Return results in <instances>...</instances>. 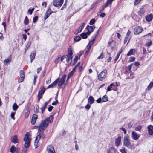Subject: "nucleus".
I'll list each match as a JSON object with an SVG mask.
<instances>
[{"label": "nucleus", "instance_id": "f257e3e1", "mask_svg": "<svg viewBox=\"0 0 153 153\" xmlns=\"http://www.w3.org/2000/svg\"><path fill=\"white\" fill-rule=\"evenodd\" d=\"M53 115H51L48 117L47 118L44 120L42 121L38 126V131L43 132L48 126L49 123H51L53 121Z\"/></svg>", "mask_w": 153, "mask_h": 153}, {"label": "nucleus", "instance_id": "f03ea898", "mask_svg": "<svg viewBox=\"0 0 153 153\" xmlns=\"http://www.w3.org/2000/svg\"><path fill=\"white\" fill-rule=\"evenodd\" d=\"M107 71L106 69H104L98 75V79L100 81L103 80L106 77Z\"/></svg>", "mask_w": 153, "mask_h": 153}, {"label": "nucleus", "instance_id": "7ed1b4c3", "mask_svg": "<svg viewBox=\"0 0 153 153\" xmlns=\"http://www.w3.org/2000/svg\"><path fill=\"white\" fill-rule=\"evenodd\" d=\"M30 132H27L25 134L24 139V140L25 142V143H30L31 140L30 138Z\"/></svg>", "mask_w": 153, "mask_h": 153}, {"label": "nucleus", "instance_id": "20e7f679", "mask_svg": "<svg viewBox=\"0 0 153 153\" xmlns=\"http://www.w3.org/2000/svg\"><path fill=\"white\" fill-rule=\"evenodd\" d=\"M20 78L18 79V81L19 83L23 82L24 80L25 77V73L22 70H21L19 71Z\"/></svg>", "mask_w": 153, "mask_h": 153}, {"label": "nucleus", "instance_id": "39448f33", "mask_svg": "<svg viewBox=\"0 0 153 153\" xmlns=\"http://www.w3.org/2000/svg\"><path fill=\"white\" fill-rule=\"evenodd\" d=\"M39 134L36 136L35 140V143H38L41 137L44 138V135L43 132L38 131Z\"/></svg>", "mask_w": 153, "mask_h": 153}, {"label": "nucleus", "instance_id": "423d86ee", "mask_svg": "<svg viewBox=\"0 0 153 153\" xmlns=\"http://www.w3.org/2000/svg\"><path fill=\"white\" fill-rule=\"evenodd\" d=\"M143 30V28L141 27L137 26L134 29V33L135 34H139Z\"/></svg>", "mask_w": 153, "mask_h": 153}, {"label": "nucleus", "instance_id": "0eeeda50", "mask_svg": "<svg viewBox=\"0 0 153 153\" xmlns=\"http://www.w3.org/2000/svg\"><path fill=\"white\" fill-rule=\"evenodd\" d=\"M64 0H54L53 2V5L55 7L61 6Z\"/></svg>", "mask_w": 153, "mask_h": 153}, {"label": "nucleus", "instance_id": "6e6552de", "mask_svg": "<svg viewBox=\"0 0 153 153\" xmlns=\"http://www.w3.org/2000/svg\"><path fill=\"white\" fill-rule=\"evenodd\" d=\"M47 149L48 153H56L53 147L51 145H49L47 147Z\"/></svg>", "mask_w": 153, "mask_h": 153}, {"label": "nucleus", "instance_id": "1a4fd4ad", "mask_svg": "<svg viewBox=\"0 0 153 153\" xmlns=\"http://www.w3.org/2000/svg\"><path fill=\"white\" fill-rule=\"evenodd\" d=\"M66 75L65 74L63 75L62 77L61 78L60 81L59 82L58 84V86H61L64 83L66 77Z\"/></svg>", "mask_w": 153, "mask_h": 153}, {"label": "nucleus", "instance_id": "9d476101", "mask_svg": "<svg viewBox=\"0 0 153 153\" xmlns=\"http://www.w3.org/2000/svg\"><path fill=\"white\" fill-rule=\"evenodd\" d=\"M52 13V12L50 8H49L47 11L46 12L45 15L44 17V19L45 20L47 19L50 15Z\"/></svg>", "mask_w": 153, "mask_h": 153}, {"label": "nucleus", "instance_id": "9b49d317", "mask_svg": "<svg viewBox=\"0 0 153 153\" xmlns=\"http://www.w3.org/2000/svg\"><path fill=\"white\" fill-rule=\"evenodd\" d=\"M153 19V15L152 14H150L146 16L145 19L148 22H150L152 21Z\"/></svg>", "mask_w": 153, "mask_h": 153}, {"label": "nucleus", "instance_id": "f8f14e48", "mask_svg": "<svg viewBox=\"0 0 153 153\" xmlns=\"http://www.w3.org/2000/svg\"><path fill=\"white\" fill-rule=\"evenodd\" d=\"M148 133L150 135L153 134V126L150 125L147 127Z\"/></svg>", "mask_w": 153, "mask_h": 153}, {"label": "nucleus", "instance_id": "ddd939ff", "mask_svg": "<svg viewBox=\"0 0 153 153\" xmlns=\"http://www.w3.org/2000/svg\"><path fill=\"white\" fill-rule=\"evenodd\" d=\"M131 136L133 139L135 140H137L139 137V135L134 131L132 132Z\"/></svg>", "mask_w": 153, "mask_h": 153}, {"label": "nucleus", "instance_id": "4468645a", "mask_svg": "<svg viewBox=\"0 0 153 153\" xmlns=\"http://www.w3.org/2000/svg\"><path fill=\"white\" fill-rule=\"evenodd\" d=\"M37 118L38 116L36 114H33L31 121V123L33 125H34L35 124Z\"/></svg>", "mask_w": 153, "mask_h": 153}, {"label": "nucleus", "instance_id": "2eb2a0df", "mask_svg": "<svg viewBox=\"0 0 153 153\" xmlns=\"http://www.w3.org/2000/svg\"><path fill=\"white\" fill-rule=\"evenodd\" d=\"M73 51L72 49L71 48V46H69V48L68 49V55L67 56H68L70 57V58H73Z\"/></svg>", "mask_w": 153, "mask_h": 153}, {"label": "nucleus", "instance_id": "dca6fc26", "mask_svg": "<svg viewBox=\"0 0 153 153\" xmlns=\"http://www.w3.org/2000/svg\"><path fill=\"white\" fill-rule=\"evenodd\" d=\"M59 80V78H58L57 79L55 80L54 82L48 86L47 88H53L55 85H56L57 83L58 82Z\"/></svg>", "mask_w": 153, "mask_h": 153}, {"label": "nucleus", "instance_id": "f3484780", "mask_svg": "<svg viewBox=\"0 0 153 153\" xmlns=\"http://www.w3.org/2000/svg\"><path fill=\"white\" fill-rule=\"evenodd\" d=\"M36 53L35 51H32L30 55V62L31 63L33 60L35 59Z\"/></svg>", "mask_w": 153, "mask_h": 153}, {"label": "nucleus", "instance_id": "a211bd4d", "mask_svg": "<svg viewBox=\"0 0 153 153\" xmlns=\"http://www.w3.org/2000/svg\"><path fill=\"white\" fill-rule=\"evenodd\" d=\"M95 28V27L94 25L90 26L88 25L86 27V29L88 31H90L91 33L93 31Z\"/></svg>", "mask_w": 153, "mask_h": 153}, {"label": "nucleus", "instance_id": "6ab92c4d", "mask_svg": "<svg viewBox=\"0 0 153 153\" xmlns=\"http://www.w3.org/2000/svg\"><path fill=\"white\" fill-rule=\"evenodd\" d=\"M49 102V101H47L45 102L44 104L42 105V107L40 109L41 110L42 113H43L47 105Z\"/></svg>", "mask_w": 153, "mask_h": 153}, {"label": "nucleus", "instance_id": "aec40b11", "mask_svg": "<svg viewBox=\"0 0 153 153\" xmlns=\"http://www.w3.org/2000/svg\"><path fill=\"white\" fill-rule=\"evenodd\" d=\"M124 143H128L129 142V137L128 136L126 135L124 137Z\"/></svg>", "mask_w": 153, "mask_h": 153}, {"label": "nucleus", "instance_id": "412c9836", "mask_svg": "<svg viewBox=\"0 0 153 153\" xmlns=\"http://www.w3.org/2000/svg\"><path fill=\"white\" fill-rule=\"evenodd\" d=\"M11 140L12 142L14 143H16L18 142V139L16 135H15L12 137Z\"/></svg>", "mask_w": 153, "mask_h": 153}, {"label": "nucleus", "instance_id": "4be33fe9", "mask_svg": "<svg viewBox=\"0 0 153 153\" xmlns=\"http://www.w3.org/2000/svg\"><path fill=\"white\" fill-rule=\"evenodd\" d=\"M145 12V10L143 8L140 9V10L138 12V14L140 16H143Z\"/></svg>", "mask_w": 153, "mask_h": 153}, {"label": "nucleus", "instance_id": "5701e85b", "mask_svg": "<svg viewBox=\"0 0 153 153\" xmlns=\"http://www.w3.org/2000/svg\"><path fill=\"white\" fill-rule=\"evenodd\" d=\"M94 101V99L92 96H90L88 99V102L91 104L93 103Z\"/></svg>", "mask_w": 153, "mask_h": 153}, {"label": "nucleus", "instance_id": "b1692460", "mask_svg": "<svg viewBox=\"0 0 153 153\" xmlns=\"http://www.w3.org/2000/svg\"><path fill=\"white\" fill-rule=\"evenodd\" d=\"M11 56H9L7 58L5 59L4 61V63L6 65L8 63H10L11 61Z\"/></svg>", "mask_w": 153, "mask_h": 153}, {"label": "nucleus", "instance_id": "393cba45", "mask_svg": "<svg viewBox=\"0 0 153 153\" xmlns=\"http://www.w3.org/2000/svg\"><path fill=\"white\" fill-rule=\"evenodd\" d=\"M152 43V41L151 39H148L146 40V44L148 47H149L151 46Z\"/></svg>", "mask_w": 153, "mask_h": 153}, {"label": "nucleus", "instance_id": "a878e982", "mask_svg": "<svg viewBox=\"0 0 153 153\" xmlns=\"http://www.w3.org/2000/svg\"><path fill=\"white\" fill-rule=\"evenodd\" d=\"M40 89V90L39 91L38 94L42 95L45 90V88L44 87H41Z\"/></svg>", "mask_w": 153, "mask_h": 153}, {"label": "nucleus", "instance_id": "bb28decb", "mask_svg": "<svg viewBox=\"0 0 153 153\" xmlns=\"http://www.w3.org/2000/svg\"><path fill=\"white\" fill-rule=\"evenodd\" d=\"M115 149L113 147H111L109 149L108 153H116Z\"/></svg>", "mask_w": 153, "mask_h": 153}, {"label": "nucleus", "instance_id": "cd10ccee", "mask_svg": "<svg viewBox=\"0 0 153 153\" xmlns=\"http://www.w3.org/2000/svg\"><path fill=\"white\" fill-rule=\"evenodd\" d=\"M108 45L111 47L112 48H113L115 46V43L114 41H112L111 42L108 43Z\"/></svg>", "mask_w": 153, "mask_h": 153}, {"label": "nucleus", "instance_id": "c85d7f7f", "mask_svg": "<svg viewBox=\"0 0 153 153\" xmlns=\"http://www.w3.org/2000/svg\"><path fill=\"white\" fill-rule=\"evenodd\" d=\"M121 137V136H119L117 138H116L115 143H120Z\"/></svg>", "mask_w": 153, "mask_h": 153}, {"label": "nucleus", "instance_id": "c756f323", "mask_svg": "<svg viewBox=\"0 0 153 153\" xmlns=\"http://www.w3.org/2000/svg\"><path fill=\"white\" fill-rule=\"evenodd\" d=\"M27 112H26L25 114V117L26 118H27L28 117L30 113V109H29V107H27Z\"/></svg>", "mask_w": 153, "mask_h": 153}, {"label": "nucleus", "instance_id": "7c9ffc66", "mask_svg": "<svg viewBox=\"0 0 153 153\" xmlns=\"http://www.w3.org/2000/svg\"><path fill=\"white\" fill-rule=\"evenodd\" d=\"M16 147L14 145H12L11 147L10 152L11 153H14L16 150Z\"/></svg>", "mask_w": 153, "mask_h": 153}, {"label": "nucleus", "instance_id": "2f4dec72", "mask_svg": "<svg viewBox=\"0 0 153 153\" xmlns=\"http://www.w3.org/2000/svg\"><path fill=\"white\" fill-rule=\"evenodd\" d=\"M18 107H19L16 103H15L13 104V105L12 109L15 111H16L18 108Z\"/></svg>", "mask_w": 153, "mask_h": 153}, {"label": "nucleus", "instance_id": "473e14b6", "mask_svg": "<svg viewBox=\"0 0 153 153\" xmlns=\"http://www.w3.org/2000/svg\"><path fill=\"white\" fill-rule=\"evenodd\" d=\"M135 51L134 49H131L128 52L127 54V56H130L131 55H133V53Z\"/></svg>", "mask_w": 153, "mask_h": 153}, {"label": "nucleus", "instance_id": "72a5a7b5", "mask_svg": "<svg viewBox=\"0 0 153 153\" xmlns=\"http://www.w3.org/2000/svg\"><path fill=\"white\" fill-rule=\"evenodd\" d=\"M115 86V85H114L113 84H111L108 87L107 90V91H111V88H113V87H114Z\"/></svg>", "mask_w": 153, "mask_h": 153}, {"label": "nucleus", "instance_id": "f704fd0d", "mask_svg": "<svg viewBox=\"0 0 153 153\" xmlns=\"http://www.w3.org/2000/svg\"><path fill=\"white\" fill-rule=\"evenodd\" d=\"M81 37L79 36H75L74 38V40L75 42H78L81 40Z\"/></svg>", "mask_w": 153, "mask_h": 153}, {"label": "nucleus", "instance_id": "c9c22d12", "mask_svg": "<svg viewBox=\"0 0 153 153\" xmlns=\"http://www.w3.org/2000/svg\"><path fill=\"white\" fill-rule=\"evenodd\" d=\"M80 36L83 39H86L88 37V36L86 35L85 33H82L80 34Z\"/></svg>", "mask_w": 153, "mask_h": 153}, {"label": "nucleus", "instance_id": "e433bc0d", "mask_svg": "<svg viewBox=\"0 0 153 153\" xmlns=\"http://www.w3.org/2000/svg\"><path fill=\"white\" fill-rule=\"evenodd\" d=\"M102 100L103 102L108 101V98L107 96L105 95L103 96L102 98Z\"/></svg>", "mask_w": 153, "mask_h": 153}, {"label": "nucleus", "instance_id": "4c0bfd02", "mask_svg": "<svg viewBox=\"0 0 153 153\" xmlns=\"http://www.w3.org/2000/svg\"><path fill=\"white\" fill-rule=\"evenodd\" d=\"M72 58L71 57V58L70 57L66 55L65 56V59L66 61L68 62L70 60H71V62Z\"/></svg>", "mask_w": 153, "mask_h": 153}, {"label": "nucleus", "instance_id": "58836bf2", "mask_svg": "<svg viewBox=\"0 0 153 153\" xmlns=\"http://www.w3.org/2000/svg\"><path fill=\"white\" fill-rule=\"evenodd\" d=\"M85 23H83L80 26L78 30H79V32H81L83 28V27H84V26L85 25Z\"/></svg>", "mask_w": 153, "mask_h": 153}, {"label": "nucleus", "instance_id": "ea45409f", "mask_svg": "<svg viewBox=\"0 0 153 153\" xmlns=\"http://www.w3.org/2000/svg\"><path fill=\"white\" fill-rule=\"evenodd\" d=\"M31 44V42L29 41L27 43L25 48V51H26L29 48Z\"/></svg>", "mask_w": 153, "mask_h": 153}, {"label": "nucleus", "instance_id": "a19ab883", "mask_svg": "<svg viewBox=\"0 0 153 153\" xmlns=\"http://www.w3.org/2000/svg\"><path fill=\"white\" fill-rule=\"evenodd\" d=\"M142 128V126L139 125L136 127L135 128V130L136 131H140Z\"/></svg>", "mask_w": 153, "mask_h": 153}, {"label": "nucleus", "instance_id": "79ce46f5", "mask_svg": "<svg viewBox=\"0 0 153 153\" xmlns=\"http://www.w3.org/2000/svg\"><path fill=\"white\" fill-rule=\"evenodd\" d=\"M28 23H29V20H28L27 16H26L25 18V19H24V24L26 25H27L28 24Z\"/></svg>", "mask_w": 153, "mask_h": 153}, {"label": "nucleus", "instance_id": "37998d69", "mask_svg": "<svg viewBox=\"0 0 153 153\" xmlns=\"http://www.w3.org/2000/svg\"><path fill=\"white\" fill-rule=\"evenodd\" d=\"M153 86V82H151L147 87V88L149 90H150Z\"/></svg>", "mask_w": 153, "mask_h": 153}, {"label": "nucleus", "instance_id": "c03bdc74", "mask_svg": "<svg viewBox=\"0 0 153 153\" xmlns=\"http://www.w3.org/2000/svg\"><path fill=\"white\" fill-rule=\"evenodd\" d=\"M74 73L71 71L70 73L69 74L68 76L66 82L68 80V79L71 78V77L72 76Z\"/></svg>", "mask_w": 153, "mask_h": 153}, {"label": "nucleus", "instance_id": "a18cd8bd", "mask_svg": "<svg viewBox=\"0 0 153 153\" xmlns=\"http://www.w3.org/2000/svg\"><path fill=\"white\" fill-rule=\"evenodd\" d=\"M95 22V20L94 19H92L90 21L89 24L90 25H93Z\"/></svg>", "mask_w": 153, "mask_h": 153}, {"label": "nucleus", "instance_id": "49530a36", "mask_svg": "<svg viewBox=\"0 0 153 153\" xmlns=\"http://www.w3.org/2000/svg\"><path fill=\"white\" fill-rule=\"evenodd\" d=\"M142 0H135L134 2V4L135 5L138 4Z\"/></svg>", "mask_w": 153, "mask_h": 153}, {"label": "nucleus", "instance_id": "de8ad7c7", "mask_svg": "<svg viewBox=\"0 0 153 153\" xmlns=\"http://www.w3.org/2000/svg\"><path fill=\"white\" fill-rule=\"evenodd\" d=\"M135 60V58L134 57H131L129 58V62H131L134 61Z\"/></svg>", "mask_w": 153, "mask_h": 153}, {"label": "nucleus", "instance_id": "09e8293b", "mask_svg": "<svg viewBox=\"0 0 153 153\" xmlns=\"http://www.w3.org/2000/svg\"><path fill=\"white\" fill-rule=\"evenodd\" d=\"M34 8H33L32 9H29L28 11V13L29 14L31 15L33 12L34 11Z\"/></svg>", "mask_w": 153, "mask_h": 153}, {"label": "nucleus", "instance_id": "8fccbe9b", "mask_svg": "<svg viewBox=\"0 0 153 153\" xmlns=\"http://www.w3.org/2000/svg\"><path fill=\"white\" fill-rule=\"evenodd\" d=\"M15 114V113L13 112H12L11 114V118L14 120L15 119V118L14 117Z\"/></svg>", "mask_w": 153, "mask_h": 153}, {"label": "nucleus", "instance_id": "3c124183", "mask_svg": "<svg viewBox=\"0 0 153 153\" xmlns=\"http://www.w3.org/2000/svg\"><path fill=\"white\" fill-rule=\"evenodd\" d=\"M58 103V101L57 100H56L55 102H53L52 103V105H56Z\"/></svg>", "mask_w": 153, "mask_h": 153}, {"label": "nucleus", "instance_id": "603ef678", "mask_svg": "<svg viewBox=\"0 0 153 153\" xmlns=\"http://www.w3.org/2000/svg\"><path fill=\"white\" fill-rule=\"evenodd\" d=\"M120 129L123 131L124 133L125 134H126V130L123 127H122L120 128Z\"/></svg>", "mask_w": 153, "mask_h": 153}, {"label": "nucleus", "instance_id": "864d4df0", "mask_svg": "<svg viewBox=\"0 0 153 153\" xmlns=\"http://www.w3.org/2000/svg\"><path fill=\"white\" fill-rule=\"evenodd\" d=\"M91 107V105L89 104H87L85 106V108L86 109L89 110Z\"/></svg>", "mask_w": 153, "mask_h": 153}, {"label": "nucleus", "instance_id": "5fc2aeb1", "mask_svg": "<svg viewBox=\"0 0 153 153\" xmlns=\"http://www.w3.org/2000/svg\"><path fill=\"white\" fill-rule=\"evenodd\" d=\"M38 19V17L36 16L33 18V22L34 23L36 22Z\"/></svg>", "mask_w": 153, "mask_h": 153}, {"label": "nucleus", "instance_id": "6e6d98bb", "mask_svg": "<svg viewBox=\"0 0 153 153\" xmlns=\"http://www.w3.org/2000/svg\"><path fill=\"white\" fill-rule=\"evenodd\" d=\"M104 57V55H103V54L102 53L99 56L97 59H102Z\"/></svg>", "mask_w": 153, "mask_h": 153}, {"label": "nucleus", "instance_id": "4d7b16f0", "mask_svg": "<svg viewBox=\"0 0 153 153\" xmlns=\"http://www.w3.org/2000/svg\"><path fill=\"white\" fill-rule=\"evenodd\" d=\"M35 107H36V110L35 111L36 112H38V111L39 110V106L37 105H36Z\"/></svg>", "mask_w": 153, "mask_h": 153}, {"label": "nucleus", "instance_id": "13d9d810", "mask_svg": "<svg viewBox=\"0 0 153 153\" xmlns=\"http://www.w3.org/2000/svg\"><path fill=\"white\" fill-rule=\"evenodd\" d=\"M59 57L58 58L55 59L54 61V63L55 64H57L58 63L59 61Z\"/></svg>", "mask_w": 153, "mask_h": 153}, {"label": "nucleus", "instance_id": "bf43d9fd", "mask_svg": "<svg viewBox=\"0 0 153 153\" xmlns=\"http://www.w3.org/2000/svg\"><path fill=\"white\" fill-rule=\"evenodd\" d=\"M130 31L129 30H128L126 33V37L128 38L129 36L130 35Z\"/></svg>", "mask_w": 153, "mask_h": 153}, {"label": "nucleus", "instance_id": "052dcab7", "mask_svg": "<svg viewBox=\"0 0 153 153\" xmlns=\"http://www.w3.org/2000/svg\"><path fill=\"white\" fill-rule=\"evenodd\" d=\"M109 5V4L106 1V2L103 5V7L104 8H105L106 7L108 6Z\"/></svg>", "mask_w": 153, "mask_h": 153}, {"label": "nucleus", "instance_id": "680f3d73", "mask_svg": "<svg viewBox=\"0 0 153 153\" xmlns=\"http://www.w3.org/2000/svg\"><path fill=\"white\" fill-rule=\"evenodd\" d=\"M53 108V107L51 105L48 108V111L51 112Z\"/></svg>", "mask_w": 153, "mask_h": 153}, {"label": "nucleus", "instance_id": "e2e57ef3", "mask_svg": "<svg viewBox=\"0 0 153 153\" xmlns=\"http://www.w3.org/2000/svg\"><path fill=\"white\" fill-rule=\"evenodd\" d=\"M37 97H38V100L39 101L40 99L42 97V94H40L38 93Z\"/></svg>", "mask_w": 153, "mask_h": 153}, {"label": "nucleus", "instance_id": "0e129e2a", "mask_svg": "<svg viewBox=\"0 0 153 153\" xmlns=\"http://www.w3.org/2000/svg\"><path fill=\"white\" fill-rule=\"evenodd\" d=\"M132 65L133 64H131L128 66V68L129 71H130L131 70V68L132 67Z\"/></svg>", "mask_w": 153, "mask_h": 153}, {"label": "nucleus", "instance_id": "69168bd1", "mask_svg": "<svg viewBox=\"0 0 153 153\" xmlns=\"http://www.w3.org/2000/svg\"><path fill=\"white\" fill-rule=\"evenodd\" d=\"M4 39V37H3V34L0 32V40H3Z\"/></svg>", "mask_w": 153, "mask_h": 153}, {"label": "nucleus", "instance_id": "338daca9", "mask_svg": "<svg viewBox=\"0 0 153 153\" xmlns=\"http://www.w3.org/2000/svg\"><path fill=\"white\" fill-rule=\"evenodd\" d=\"M23 38L25 41L27 38V35L26 34H22Z\"/></svg>", "mask_w": 153, "mask_h": 153}, {"label": "nucleus", "instance_id": "774afa93", "mask_svg": "<svg viewBox=\"0 0 153 153\" xmlns=\"http://www.w3.org/2000/svg\"><path fill=\"white\" fill-rule=\"evenodd\" d=\"M120 151L122 153H127L125 150L124 149H121Z\"/></svg>", "mask_w": 153, "mask_h": 153}]
</instances>
